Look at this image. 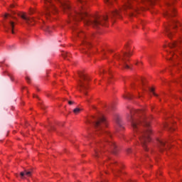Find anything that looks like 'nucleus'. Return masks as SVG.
Returning a JSON list of instances; mask_svg holds the SVG:
<instances>
[{
	"label": "nucleus",
	"instance_id": "nucleus-1",
	"mask_svg": "<svg viewBox=\"0 0 182 182\" xmlns=\"http://www.w3.org/2000/svg\"><path fill=\"white\" fill-rule=\"evenodd\" d=\"M142 111L130 109V114L128 116V120L131 122L132 127L134 129V137H150L153 136V131L150 129V117H141Z\"/></svg>",
	"mask_w": 182,
	"mask_h": 182
},
{
	"label": "nucleus",
	"instance_id": "nucleus-29",
	"mask_svg": "<svg viewBox=\"0 0 182 182\" xmlns=\"http://www.w3.org/2000/svg\"><path fill=\"white\" fill-rule=\"evenodd\" d=\"M78 1H79L80 4H82V5H83V1H82V0H78Z\"/></svg>",
	"mask_w": 182,
	"mask_h": 182
},
{
	"label": "nucleus",
	"instance_id": "nucleus-15",
	"mask_svg": "<svg viewBox=\"0 0 182 182\" xmlns=\"http://www.w3.org/2000/svg\"><path fill=\"white\" fill-rule=\"evenodd\" d=\"M115 123L118 127H119L120 129H123V124H122V118L120 117V116L117 115L115 117Z\"/></svg>",
	"mask_w": 182,
	"mask_h": 182
},
{
	"label": "nucleus",
	"instance_id": "nucleus-35",
	"mask_svg": "<svg viewBox=\"0 0 182 182\" xmlns=\"http://www.w3.org/2000/svg\"><path fill=\"white\" fill-rule=\"evenodd\" d=\"M77 36H80V35H79V32L78 31H77Z\"/></svg>",
	"mask_w": 182,
	"mask_h": 182
},
{
	"label": "nucleus",
	"instance_id": "nucleus-6",
	"mask_svg": "<svg viewBox=\"0 0 182 182\" xmlns=\"http://www.w3.org/2000/svg\"><path fill=\"white\" fill-rule=\"evenodd\" d=\"M177 20H173L171 23L168 25V26H166L165 28V33L168 36L169 38L173 37V31H171V28L173 29H176L177 28Z\"/></svg>",
	"mask_w": 182,
	"mask_h": 182
},
{
	"label": "nucleus",
	"instance_id": "nucleus-40",
	"mask_svg": "<svg viewBox=\"0 0 182 182\" xmlns=\"http://www.w3.org/2000/svg\"><path fill=\"white\" fill-rule=\"evenodd\" d=\"M11 7L14 8V5H11Z\"/></svg>",
	"mask_w": 182,
	"mask_h": 182
},
{
	"label": "nucleus",
	"instance_id": "nucleus-17",
	"mask_svg": "<svg viewBox=\"0 0 182 182\" xmlns=\"http://www.w3.org/2000/svg\"><path fill=\"white\" fill-rule=\"evenodd\" d=\"M80 110H82L80 108L77 107L73 109V113H75V114H79V113H80Z\"/></svg>",
	"mask_w": 182,
	"mask_h": 182
},
{
	"label": "nucleus",
	"instance_id": "nucleus-9",
	"mask_svg": "<svg viewBox=\"0 0 182 182\" xmlns=\"http://www.w3.org/2000/svg\"><path fill=\"white\" fill-rule=\"evenodd\" d=\"M18 16H20L21 18H22V19L26 21V23L28 25H31V23H32V22H33V18H31L28 16H26V15H25V14L23 13H18Z\"/></svg>",
	"mask_w": 182,
	"mask_h": 182
},
{
	"label": "nucleus",
	"instance_id": "nucleus-2",
	"mask_svg": "<svg viewBox=\"0 0 182 182\" xmlns=\"http://www.w3.org/2000/svg\"><path fill=\"white\" fill-rule=\"evenodd\" d=\"M68 15L73 21H83L85 25L92 26V28H100L105 25L107 22V16L103 17L94 16L92 17L85 9L82 7V9H80L79 11H74L73 13H68Z\"/></svg>",
	"mask_w": 182,
	"mask_h": 182
},
{
	"label": "nucleus",
	"instance_id": "nucleus-5",
	"mask_svg": "<svg viewBox=\"0 0 182 182\" xmlns=\"http://www.w3.org/2000/svg\"><path fill=\"white\" fill-rule=\"evenodd\" d=\"M124 11H127V14L129 16H136L134 14V12H136V14H139V9L136 7H133L132 6V0H126L124 7H123Z\"/></svg>",
	"mask_w": 182,
	"mask_h": 182
},
{
	"label": "nucleus",
	"instance_id": "nucleus-38",
	"mask_svg": "<svg viewBox=\"0 0 182 182\" xmlns=\"http://www.w3.org/2000/svg\"><path fill=\"white\" fill-rule=\"evenodd\" d=\"M168 6H171V4H168Z\"/></svg>",
	"mask_w": 182,
	"mask_h": 182
},
{
	"label": "nucleus",
	"instance_id": "nucleus-25",
	"mask_svg": "<svg viewBox=\"0 0 182 182\" xmlns=\"http://www.w3.org/2000/svg\"><path fill=\"white\" fill-rule=\"evenodd\" d=\"M99 153H100V151L96 150V151H95V157H99Z\"/></svg>",
	"mask_w": 182,
	"mask_h": 182
},
{
	"label": "nucleus",
	"instance_id": "nucleus-19",
	"mask_svg": "<svg viewBox=\"0 0 182 182\" xmlns=\"http://www.w3.org/2000/svg\"><path fill=\"white\" fill-rule=\"evenodd\" d=\"M44 31H46V32H47V33H51V32H52V28H51L50 27L46 26V27L44 28Z\"/></svg>",
	"mask_w": 182,
	"mask_h": 182
},
{
	"label": "nucleus",
	"instance_id": "nucleus-21",
	"mask_svg": "<svg viewBox=\"0 0 182 182\" xmlns=\"http://www.w3.org/2000/svg\"><path fill=\"white\" fill-rule=\"evenodd\" d=\"M49 132L53 131L55 132L56 130V127L55 126H50V129H48Z\"/></svg>",
	"mask_w": 182,
	"mask_h": 182
},
{
	"label": "nucleus",
	"instance_id": "nucleus-31",
	"mask_svg": "<svg viewBox=\"0 0 182 182\" xmlns=\"http://www.w3.org/2000/svg\"><path fill=\"white\" fill-rule=\"evenodd\" d=\"M8 16H9V14H5L4 18H8Z\"/></svg>",
	"mask_w": 182,
	"mask_h": 182
},
{
	"label": "nucleus",
	"instance_id": "nucleus-16",
	"mask_svg": "<svg viewBox=\"0 0 182 182\" xmlns=\"http://www.w3.org/2000/svg\"><path fill=\"white\" fill-rule=\"evenodd\" d=\"M109 16H110V18H113L114 16H120V11L114 10V11H112Z\"/></svg>",
	"mask_w": 182,
	"mask_h": 182
},
{
	"label": "nucleus",
	"instance_id": "nucleus-41",
	"mask_svg": "<svg viewBox=\"0 0 182 182\" xmlns=\"http://www.w3.org/2000/svg\"><path fill=\"white\" fill-rule=\"evenodd\" d=\"M11 18H14V16H11Z\"/></svg>",
	"mask_w": 182,
	"mask_h": 182
},
{
	"label": "nucleus",
	"instance_id": "nucleus-33",
	"mask_svg": "<svg viewBox=\"0 0 182 182\" xmlns=\"http://www.w3.org/2000/svg\"><path fill=\"white\" fill-rule=\"evenodd\" d=\"M142 85H144V80H141Z\"/></svg>",
	"mask_w": 182,
	"mask_h": 182
},
{
	"label": "nucleus",
	"instance_id": "nucleus-39",
	"mask_svg": "<svg viewBox=\"0 0 182 182\" xmlns=\"http://www.w3.org/2000/svg\"><path fill=\"white\" fill-rule=\"evenodd\" d=\"M39 105H42V102H39Z\"/></svg>",
	"mask_w": 182,
	"mask_h": 182
},
{
	"label": "nucleus",
	"instance_id": "nucleus-12",
	"mask_svg": "<svg viewBox=\"0 0 182 182\" xmlns=\"http://www.w3.org/2000/svg\"><path fill=\"white\" fill-rule=\"evenodd\" d=\"M163 127L166 130H168V132H174V130H176V128L173 124L165 123L164 124Z\"/></svg>",
	"mask_w": 182,
	"mask_h": 182
},
{
	"label": "nucleus",
	"instance_id": "nucleus-14",
	"mask_svg": "<svg viewBox=\"0 0 182 182\" xmlns=\"http://www.w3.org/2000/svg\"><path fill=\"white\" fill-rule=\"evenodd\" d=\"M109 144L111 147L112 153H114V154H116V153H117V151H119V149L117 148V145H116V143H114V141H110Z\"/></svg>",
	"mask_w": 182,
	"mask_h": 182
},
{
	"label": "nucleus",
	"instance_id": "nucleus-22",
	"mask_svg": "<svg viewBox=\"0 0 182 182\" xmlns=\"http://www.w3.org/2000/svg\"><path fill=\"white\" fill-rule=\"evenodd\" d=\"M176 46H177V43H172L169 44V48H176Z\"/></svg>",
	"mask_w": 182,
	"mask_h": 182
},
{
	"label": "nucleus",
	"instance_id": "nucleus-4",
	"mask_svg": "<svg viewBox=\"0 0 182 182\" xmlns=\"http://www.w3.org/2000/svg\"><path fill=\"white\" fill-rule=\"evenodd\" d=\"M80 80L78 81V86L80 92L86 95V90H87V82L90 80L87 74L85 73H79Z\"/></svg>",
	"mask_w": 182,
	"mask_h": 182
},
{
	"label": "nucleus",
	"instance_id": "nucleus-8",
	"mask_svg": "<svg viewBox=\"0 0 182 182\" xmlns=\"http://www.w3.org/2000/svg\"><path fill=\"white\" fill-rule=\"evenodd\" d=\"M140 141L146 151H147V144L151 141V139L149 137H141L140 138Z\"/></svg>",
	"mask_w": 182,
	"mask_h": 182
},
{
	"label": "nucleus",
	"instance_id": "nucleus-10",
	"mask_svg": "<svg viewBox=\"0 0 182 182\" xmlns=\"http://www.w3.org/2000/svg\"><path fill=\"white\" fill-rule=\"evenodd\" d=\"M165 16L167 18H173V16H176V9H174V7H171L168 11L165 13Z\"/></svg>",
	"mask_w": 182,
	"mask_h": 182
},
{
	"label": "nucleus",
	"instance_id": "nucleus-13",
	"mask_svg": "<svg viewBox=\"0 0 182 182\" xmlns=\"http://www.w3.org/2000/svg\"><path fill=\"white\" fill-rule=\"evenodd\" d=\"M21 178H26V177H31L32 176V171L24 170L23 172L20 173Z\"/></svg>",
	"mask_w": 182,
	"mask_h": 182
},
{
	"label": "nucleus",
	"instance_id": "nucleus-24",
	"mask_svg": "<svg viewBox=\"0 0 182 182\" xmlns=\"http://www.w3.org/2000/svg\"><path fill=\"white\" fill-rule=\"evenodd\" d=\"M149 90L150 92H151V93H153V95L157 96V94L154 93V88H149Z\"/></svg>",
	"mask_w": 182,
	"mask_h": 182
},
{
	"label": "nucleus",
	"instance_id": "nucleus-18",
	"mask_svg": "<svg viewBox=\"0 0 182 182\" xmlns=\"http://www.w3.org/2000/svg\"><path fill=\"white\" fill-rule=\"evenodd\" d=\"M113 1L114 0H105V2L108 5V6H110V5H112Z\"/></svg>",
	"mask_w": 182,
	"mask_h": 182
},
{
	"label": "nucleus",
	"instance_id": "nucleus-32",
	"mask_svg": "<svg viewBox=\"0 0 182 182\" xmlns=\"http://www.w3.org/2000/svg\"><path fill=\"white\" fill-rule=\"evenodd\" d=\"M104 72H105V70H100V73H103Z\"/></svg>",
	"mask_w": 182,
	"mask_h": 182
},
{
	"label": "nucleus",
	"instance_id": "nucleus-30",
	"mask_svg": "<svg viewBox=\"0 0 182 182\" xmlns=\"http://www.w3.org/2000/svg\"><path fill=\"white\" fill-rule=\"evenodd\" d=\"M85 45L90 46V43L86 42V43H85Z\"/></svg>",
	"mask_w": 182,
	"mask_h": 182
},
{
	"label": "nucleus",
	"instance_id": "nucleus-23",
	"mask_svg": "<svg viewBox=\"0 0 182 182\" xmlns=\"http://www.w3.org/2000/svg\"><path fill=\"white\" fill-rule=\"evenodd\" d=\"M63 58H69L70 56V53H63Z\"/></svg>",
	"mask_w": 182,
	"mask_h": 182
},
{
	"label": "nucleus",
	"instance_id": "nucleus-3",
	"mask_svg": "<svg viewBox=\"0 0 182 182\" xmlns=\"http://www.w3.org/2000/svg\"><path fill=\"white\" fill-rule=\"evenodd\" d=\"M88 123H92L95 129V132L91 136H102V134H107V136H116V134H111L110 132L105 131V128L107 127V120L103 116L97 117L96 118V121L92 122L91 120H88Z\"/></svg>",
	"mask_w": 182,
	"mask_h": 182
},
{
	"label": "nucleus",
	"instance_id": "nucleus-36",
	"mask_svg": "<svg viewBox=\"0 0 182 182\" xmlns=\"http://www.w3.org/2000/svg\"><path fill=\"white\" fill-rule=\"evenodd\" d=\"M87 102L88 103H90V100H87Z\"/></svg>",
	"mask_w": 182,
	"mask_h": 182
},
{
	"label": "nucleus",
	"instance_id": "nucleus-7",
	"mask_svg": "<svg viewBox=\"0 0 182 182\" xmlns=\"http://www.w3.org/2000/svg\"><path fill=\"white\" fill-rule=\"evenodd\" d=\"M129 56H132V51L127 48V51L123 53V57L121 58L122 62H124V68L125 69H130V67L126 64V58H129Z\"/></svg>",
	"mask_w": 182,
	"mask_h": 182
},
{
	"label": "nucleus",
	"instance_id": "nucleus-20",
	"mask_svg": "<svg viewBox=\"0 0 182 182\" xmlns=\"http://www.w3.org/2000/svg\"><path fill=\"white\" fill-rule=\"evenodd\" d=\"M124 99H128L130 100L132 99V95L130 93H127L126 95H123Z\"/></svg>",
	"mask_w": 182,
	"mask_h": 182
},
{
	"label": "nucleus",
	"instance_id": "nucleus-27",
	"mask_svg": "<svg viewBox=\"0 0 182 182\" xmlns=\"http://www.w3.org/2000/svg\"><path fill=\"white\" fill-rule=\"evenodd\" d=\"M26 80L28 82V83H29V82H31V79L28 77H26Z\"/></svg>",
	"mask_w": 182,
	"mask_h": 182
},
{
	"label": "nucleus",
	"instance_id": "nucleus-26",
	"mask_svg": "<svg viewBox=\"0 0 182 182\" xmlns=\"http://www.w3.org/2000/svg\"><path fill=\"white\" fill-rule=\"evenodd\" d=\"M73 104H75V102H73V101H68V105H73Z\"/></svg>",
	"mask_w": 182,
	"mask_h": 182
},
{
	"label": "nucleus",
	"instance_id": "nucleus-11",
	"mask_svg": "<svg viewBox=\"0 0 182 182\" xmlns=\"http://www.w3.org/2000/svg\"><path fill=\"white\" fill-rule=\"evenodd\" d=\"M5 29H11V33H14V28L15 26V23L11 20L9 21L8 24H3Z\"/></svg>",
	"mask_w": 182,
	"mask_h": 182
},
{
	"label": "nucleus",
	"instance_id": "nucleus-28",
	"mask_svg": "<svg viewBox=\"0 0 182 182\" xmlns=\"http://www.w3.org/2000/svg\"><path fill=\"white\" fill-rule=\"evenodd\" d=\"M127 153H130L132 151V149L130 148L127 149Z\"/></svg>",
	"mask_w": 182,
	"mask_h": 182
},
{
	"label": "nucleus",
	"instance_id": "nucleus-34",
	"mask_svg": "<svg viewBox=\"0 0 182 182\" xmlns=\"http://www.w3.org/2000/svg\"><path fill=\"white\" fill-rule=\"evenodd\" d=\"M148 2H153V0H146Z\"/></svg>",
	"mask_w": 182,
	"mask_h": 182
},
{
	"label": "nucleus",
	"instance_id": "nucleus-37",
	"mask_svg": "<svg viewBox=\"0 0 182 182\" xmlns=\"http://www.w3.org/2000/svg\"><path fill=\"white\" fill-rule=\"evenodd\" d=\"M33 97H37L38 98V96L37 95H34Z\"/></svg>",
	"mask_w": 182,
	"mask_h": 182
}]
</instances>
